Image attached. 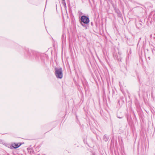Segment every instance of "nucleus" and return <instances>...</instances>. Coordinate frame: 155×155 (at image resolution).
<instances>
[{
    "label": "nucleus",
    "instance_id": "f257e3e1",
    "mask_svg": "<svg viewBox=\"0 0 155 155\" xmlns=\"http://www.w3.org/2000/svg\"><path fill=\"white\" fill-rule=\"evenodd\" d=\"M55 74L58 78L61 79L63 77V74L61 68H55Z\"/></svg>",
    "mask_w": 155,
    "mask_h": 155
},
{
    "label": "nucleus",
    "instance_id": "f03ea898",
    "mask_svg": "<svg viewBox=\"0 0 155 155\" xmlns=\"http://www.w3.org/2000/svg\"><path fill=\"white\" fill-rule=\"evenodd\" d=\"M80 22L83 23L84 24H87L89 22V18L85 15L82 16L80 19Z\"/></svg>",
    "mask_w": 155,
    "mask_h": 155
},
{
    "label": "nucleus",
    "instance_id": "7ed1b4c3",
    "mask_svg": "<svg viewBox=\"0 0 155 155\" xmlns=\"http://www.w3.org/2000/svg\"><path fill=\"white\" fill-rule=\"evenodd\" d=\"M21 145V143H12L10 146L11 148L16 149L19 147Z\"/></svg>",
    "mask_w": 155,
    "mask_h": 155
},
{
    "label": "nucleus",
    "instance_id": "20e7f679",
    "mask_svg": "<svg viewBox=\"0 0 155 155\" xmlns=\"http://www.w3.org/2000/svg\"><path fill=\"white\" fill-rule=\"evenodd\" d=\"M118 55L117 54H116L115 53H113V56L114 59H116L118 61H119V59L120 60V55L121 53L120 52H118Z\"/></svg>",
    "mask_w": 155,
    "mask_h": 155
},
{
    "label": "nucleus",
    "instance_id": "39448f33",
    "mask_svg": "<svg viewBox=\"0 0 155 155\" xmlns=\"http://www.w3.org/2000/svg\"><path fill=\"white\" fill-rule=\"evenodd\" d=\"M114 10L115 11V12L117 14L118 16L119 17H121L122 16V15L119 9L117 8H115L114 9Z\"/></svg>",
    "mask_w": 155,
    "mask_h": 155
},
{
    "label": "nucleus",
    "instance_id": "423d86ee",
    "mask_svg": "<svg viewBox=\"0 0 155 155\" xmlns=\"http://www.w3.org/2000/svg\"><path fill=\"white\" fill-rule=\"evenodd\" d=\"M117 116L118 118H122L123 117V115L119 111H118L117 114Z\"/></svg>",
    "mask_w": 155,
    "mask_h": 155
},
{
    "label": "nucleus",
    "instance_id": "0eeeda50",
    "mask_svg": "<svg viewBox=\"0 0 155 155\" xmlns=\"http://www.w3.org/2000/svg\"><path fill=\"white\" fill-rule=\"evenodd\" d=\"M109 137L107 136L106 135H104L103 137V140L105 141H107L109 139Z\"/></svg>",
    "mask_w": 155,
    "mask_h": 155
},
{
    "label": "nucleus",
    "instance_id": "6e6552de",
    "mask_svg": "<svg viewBox=\"0 0 155 155\" xmlns=\"http://www.w3.org/2000/svg\"><path fill=\"white\" fill-rule=\"evenodd\" d=\"M27 150H28V152H29L30 153H33L34 152L33 150L31 148H27Z\"/></svg>",
    "mask_w": 155,
    "mask_h": 155
},
{
    "label": "nucleus",
    "instance_id": "1a4fd4ad",
    "mask_svg": "<svg viewBox=\"0 0 155 155\" xmlns=\"http://www.w3.org/2000/svg\"><path fill=\"white\" fill-rule=\"evenodd\" d=\"M80 24L84 27H86V28H87V26L86 25V24H84L83 23H82V22H80Z\"/></svg>",
    "mask_w": 155,
    "mask_h": 155
},
{
    "label": "nucleus",
    "instance_id": "9d476101",
    "mask_svg": "<svg viewBox=\"0 0 155 155\" xmlns=\"http://www.w3.org/2000/svg\"><path fill=\"white\" fill-rule=\"evenodd\" d=\"M33 54V56H34L35 57H36V56H37L38 55V54L36 52L34 53Z\"/></svg>",
    "mask_w": 155,
    "mask_h": 155
},
{
    "label": "nucleus",
    "instance_id": "9b49d317",
    "mask_svg": "<svg viewBox=\"0 0 155 155\" xmlns=\"http://www.w3.org/2000/svg\"><path fill=\"white\" fill-rule=\"evenodd\" d=\"M62 37L63 38H66V35H63L62 36Z\"/></svg>",
    "mask_w": 155,
    "mask_h": 155
},
{
    "label": "nucleus",
    "instance_id": "f8f14e48",
    "mask_svg": "<svg viewBox=\"0 0 155 155\" xmlns=\"http://www.w3.org/2000/svg\"><path fill=\"white\" fill-rule=\"evenodd\" d=\"M64 5L65 7L66 8V3H65V2H64Z\"/></svg>",
    "mask_w": 155,
    "mask_h": 155
},
{
    "label": "nucleus",
    "instance_id": "ddd939ff",
    "mask_svg": "<svg viewBox=\"0 0 155 155\" xmlns=\"http://www.w3.org/2000/svg\"><path fill=\"white\" fill-rule=\"evenodd\" d=\"M93 155H95V154L94 153H93Z\"/></svg>",
    "mask_w": 155,
    "mask_h": 155
}]
</instances>
